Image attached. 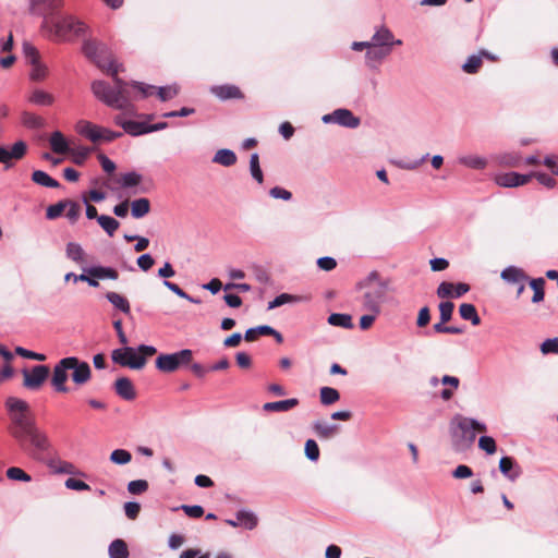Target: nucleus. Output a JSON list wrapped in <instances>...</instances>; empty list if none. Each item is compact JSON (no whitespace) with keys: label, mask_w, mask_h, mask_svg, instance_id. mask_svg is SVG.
<instances>
[{"label":"nucleus","mask_w":558,"mask_h":558,"mask_svg":"<svg viewBox=\"0 0 558 558\" xmlns=\"http://www.w3.org/2000/svg\"><path fill=\"white\" fill-rule=\"evenodd\" d=\"M83 52L98 68L110 74L114 82V86H110L105 81H94L92 83L94 96L110 108L118 110L128 109L131 106L129 84L118 77L120 64L111 59L107 47L97 40L86 39L83 43Z\"/></svg>","instance_id":"f257e3e1"},{"label":"nucleus","mask_w":558,"mask_h":558,"mask_svg":"<svg viewBox=\"0 0 558 558\" xmlns=\"http://www.w3.org/2000/svg\"><path fill=\"white\" fill-rule=\"evenodd\" d=\"M5 408L10 417L9 433L20 448L34 459H39L49 451L51 444L47 433L37 426L29 405L26 401L9 397Z\"/></svg>","instance_id":"f03ea898"},{"label":"nucleus","mask_w":558,"mask_h":558,"mask_svg":"<svg viewBox=\"0 0 558 558\" xmlns=\"http://www.w3.org/2000/svg\"><path fill=\"white\" fill-rule=\"evenodd\" d=\"M487 426L472 417L457 415L450 422L452 447L456 451H464L474 444L476 432L485 433Z\"/></svg>","instance_id":"7ed1b4c3"},{"label":"nucleus","mask_w":558,"mask_h":558,"mask_svg":"<svg viewBox=\"0 0 558 558\" xmlns=\"http://www.w3.org/2000/svg\"><path fill=\"white\" fill-rule=\"evenodd\" d=\"M88 29L89 27L84 21L68 14L57 15L43 32L51 40L70 41L86 36Z\"/></svg>","instance_id":"20e7f679"},{"label":"nucleus","mask_w":558,"mask_h":558,"mask_svg":"<svg viewBox=\"0 0 558 558\" xmlns=\"http://www.w3.org/2000/svg\"><path fill=\"white\" fill-rule=\"evenodd\" d=\"M364 290L361 296V307L364 312L380 314L381 305L386 301L388 282L380 279L376 271H372L359 283Z\"/></svg>","instance_id":"39448f33"},{"label":"nucleus","mask_w":558,"mask_h":558,"mask_svg":"<svg viewBox=\"0 0 558 558\" xmlns=\"http://www.w3.org/2000/svg\"><path fill=\"white\" fill-rule=\"evenodd\" d=\"M157 349L154 345L140 344L136 349L124 345L111 352L113 363L131 369H142L146 365L147 357L154 355Z\"/></svg>","instance_id":"423d86ee"},{"label":"nucleus","mask_w":558,"mask_h":558,"mask_svg":"<svg viewBox=\"0 0 558 558\" xmlns=\"http://www.w3.org/2000/svg\"><path fill=\"white\" fill-rule=\"evenodd\" d=\"M29 13L43 19L40 28L46 29L58 11L63 7V0H29Z\"/></svg>","instance_id":"0eeeda50"},{"label":"nucleus","mask_w":558,"mask_h":558,"mask_svg":"<svg viewBox=\"0 0 558 558\" xmlns=\"http://www.w3.org/2000/svg\"><path fill=\"white\" fill-rule=\"evenodd\" d=\"M193 359V352L190 349H183L171 354H160L156 360V367L160 372L172 373L181 365L189 364Z\"/></svg>","instance_id":"6e6552de"},{"label":"nucleus","mask_w":558,"mask_h":558,"mask_svg":"<svg viewBox=\"0 0 558 558\" xmlns=\"http://www.w3.org/2000/svg\"><path fill=\"white\" fill-rule=\"evenodd\" d=\"M72 360L70 356L61 359L52 369L51 386L57 392L65 393L69 391L66 381L69 378L68 372Z\"/></svg>","instance_id":"1a4fd4ad"},{"label":"nucleus","mask_w":558,"mask_h":558,"mask_svg":"<svg viewBox=\"0 0 558 558\" xmlns=\"http://www.w3.org/2000/svg\"><path fill=\"white\" fill-rule=\"evenodd\" d=\"M89 276L85 274L78 275L81 281L87 282L90 287L97 288L99 282L96 279H111L117 280L119 272L111 267L93 266L84 269Z\"/></svg>","instance_id":"9d476101"},{"label":"nucleus","mask_w":558,"mask_h":558,"mask_svg":"<svg viewBox=\"0 0 558 558\" xmlns=\"http://www.w3.org/2000/svg\"><path fill=\"white\" fill-rule=\"evenodd\" d=\"M322 121L326 124L336 123L349 129H355L361 124L360 118L345 108H339L331 113L323 116Z\"/></svg>","instance_id":"9b49d317"},{"label":"nucleus","mask_w":558,"mask_h":558,"mask_svg":"<svg viewBox=\"0 0 558 558\" xmlns=\"http://www.w3.org/2000/svg\"><path fill=\"white\" fill-rule=\"evenodd\" d=\"M23 386L31 390L39 389L49 376L47 365H35L31 371L23 369Z\"/></svg>","instance_id":"f8f14e48"},{"label":"nucleus","mask_w":558,"mask_h":558,"mask_svg":"<svg viewBox=\"0 0 558 558\" xmlns=\"http://www.w3.org/2000/svg\"><path fill=\"white\" fill-rule=\"evenodd\" d=\"M531 179H532V175L530 173L521 174L518 172L498 173L494 177L495 183L501 187L522 186V185H525L526 183H529Z\"/></svg>","instance_id":"ddd939ff"},{"label":"nucleus","mask_w":558,"mask_h":558,"mask_svg":"<svg viewBox=\"0 0 558 558\" xmlns=\"http://www.w3.org/2000/svg\"><path fill=\"white\" fill-rule=\"evenodd\" d=\"M27 151V145L24 141H17L9 149L4 146H0V163H3L5 168L11 167V160L22 159Z\"/></svg>","instance_id":"4468645a"},{"label":"nucleus","mask_w":558,"mask_h":558,"mask_svg":"<svg viewBox=\"0 0 558 558\" xmlns=\"http://www.w3.org/2000/svg\"><path fill=\"white\" fill-rule=\"evenodd\" d=\"M70 371H72V380L76 385L86 384L92 377V368L87 362L81 361L75 356H70Z\"/></svg>","instance_id":"2eb2a0df"},{"label":"nucleus","mask_w":558,"mask_h":558,"mask_svg":"<svg viewBox=\"0 0 558 558\" xmlns=\"http://www.w3.org/2000/svg\"><path fill=\"white\" fill-rule=\"evenodd\" d=\"M372 45L377 47H388L392 50L393 46L402 45L401 39H396L393 33L385 25H381L373 34Z\"/></svg>","instance_id":"dca6fc26"},{"label":"nucleus","mask_w":558,"mask_h":558,"mask_svg":"<svg viewBox=\"0 0 558 558\" xmlns=\"http://www.w3.org/2000/svg\"><path fill=\"white\" fill-rule=\"evenodd\" d=\"M470 286L463 282L453 284L451 282L442 281L437 288V296L440 299L460 298L469 292Z\"/></svg>","instance_id":"f3484780"},{"label":"nucleus","mask_w":558,"mask_h":558,"mask_svg":"<svg viewBox=\"0 0 558 558\" xmlns=\"http://www.w3.org/2000/svg\"><path fill=\"white\" fill-rule=\"evenodd\" d=\"M113 121L131 136H141L147 134V122L126 120L121 114L116 116Z\"/></svg>","instance_id":"a211bd4d"},{"label":"nucleus","mask_w":558,"mask_h":558,"mask_svg":"<svg viewBox=\"0 0 558 558\" xmlns=\"http://www.w3.org/2000/svg\"><path fill=\"white\" fill-rule=\"evenodd\" d=\"M257 517L254 512L241 509L235 514V520L227 519L226 523L230 526L236 527V526H244L247 530H253L257 525Z\"/></svg>","instance_id":"6ab92c4d"},{"label":"nucleus","mask_w":558,"mask_h":558,"mask_svg":"<svg viewBox=\"0 0 558 558\" xmlns=\"http://www.w3.org/2000/svg\"><path fill=\"white\" fill-rule=\"evenodd\" d=\"M388 47L372 46L365 53V63L369 69H377L379 64L391 53Z\"/></svg>","instance_id":"aec40b11"},{"label":"nucleus","mask_w":558,"mask_h":558,"mask_svg":"<svg viewBox=\"0 0 558 558\" xmlns=\"http://www.w3.org/2000/svg\"><path fill=\"white\" fill-rule=\"evenodd\" d=\"M499 471L509 481L514 482L522 473L520 465L511 457H502L499 461Z\"/></svg>","instance_id":"412c9836"},{"label":"nucleus","mask_w":558,"mask_h":558,"mask_svg":"<svg viewBox=\"0 0 558 558\" xmlns=\"http://www.w3.org/2000/svg\"><path fill=\"white\" fill-rule=\"evenodd\" d=\"M101 131L102 126L88 121H81L77 124V132L93 143L101 142Z\"/></svg>","instance_id":"4be33fe9"},{"label":"nucleus","mask_w":558,"mask_h":558,"mask_svg":"<svg viewBox=\"0 0 558 558\" xmlns=\"http://www.w3.org/2000/svg\"><path fill=\"white\" fill-rule=\"evenodd\" d=\"M116 393L124 400L131 401L136 397L132 381L128 377H120L114 383Z\"/></svg>","instance_id":"5701e85b"},{"label":"nucleus","mask_w":558,"mask_h":558,"mask_svg":"<svg viewBox=\"0 0 558 558\" xmlns=\"http://www.w3.org/2000/svg\"><path fill=\"white\" fill-rule=\"evenodd\" d=\"M501 279L509 284H518L521 281H527L529 277L522 268L517 266L506 267L501 274Z\"/></svg>","instance_id":"b1692460"},{"label":"nucleus","mask_w":558,"mask_h":558,"mask_svg":"<svg viewBox=\"0 0 558 558\" xmlns=\"http://www.w3.org/2000/svg\"><path fill=\"white\" fill-rule=\"evenodd\" d=\"M210 92L221 100L236 99L242 97L240 88L234 85H216L210 88Z\"/></svg>","instance_id":"393cba45"},{"label":"nucleus","mask_w":558,"mask_h":558,"mask_svg":"<svg viewBox=\"0 0 558 558\" xmlns=\"http://www.w3.org/2000/svg\"><path fill=\"white\" fill-rule=\"evenodd\" d=\"M299 404V400L296 398L267 402L263 405V410L266 412H287Z\"/></svg>","instance_id":"a878e982"},{"label":"nucleus","mask_w":558,"mask_h":558,"mask_svg":"<svg viewBox=\"0 0 558 558\" xmlns=\"http://www.w3.org/2000/svg\"><path fill=\"white\" fill-rule=\"evenodd\" d=\"M313 429L319 438L329 439L338 433L339 426L325 421H316L313 424Z\"/></svg>","instance_id":"bb28decb"},{"label":"nucleus","mask_w":558,"mask_h":558,"mask_svg":"<svg viewBox=\"0 0 558 558\" xmlns=\"http://www.w3.org/2000/svg\"><path fill=\"white\" fill-rule=\"evenodd\" d=\"M440 383L445 386H449V388H445L440 392L441 399L448 401L453 397L454 390L459 388L460 380L458 377L445 375L440 379Z\"/></svg>","instance_id":"cd10ccee"},{"label":"nucleus","mask_w":558,"mask_h":558,"mask_svg":"<svg viewBox=\"0 0 558 558\" xmlns=\"http://www.w3.org/2000/svg\"><path fill=\"white\" fill-rule=\"evenodd\" d=\"M109 558H129L130 553L126 543L117 538L112 541L108 547Z\"/></svg>","instance_id":"c85d7f7f"},{"label":"nucleus","mask_w":558,"mask_h":558,"mask_svg":"<svg viewBox=\"0 0 558 558\" xmlns=\"http://www.w3.org/2000/svg\"><path fill=\"white\" fill-rule=\"evenodd\" d=\"M106 299L112 304V306L124 314L131 313V306L126 298L117 292H107Z\"/></svg>","instance_id":"c756f323"},{"label":"nucleus","mask_w":558,"mask_h":558,"mask_svg":"<svg viewBox=\"0 0 558 558\" xmlns=\"http://www.w3.org/2000/svg\"><path fill=\"white\" fill-rule=\"evenodd\" d=\"M65 256L76 264H82L85 262V252L82 245L76 242H69L66 244Z\"/></svg>","instance_id":"7c9ffc66"},{"label":"nucleus","mask_w":558,"mask_h":558,"mask_svg":"<svg viewBox=\"0 0 558 558\" xmlns=\"http://www.w3.org/2000/svg\"><path fill=\"white\" fill-rule=\"evenodd\" d=\"M150 210V202L148 198L142 197L134 199L131 203V215L136 218H143L146 216Z\"/></svg>","instance_id":"2f4dec72"},{"label":"nucleus","mask_w":558,"mask_h":558,"mask_svg":"<svg viewBox=\"0 0 558 558\" xmlns=\"http://www.w3.org/2000/svg\"><path fill=\"white\" fill-rule=\"evenodd\" d=\"M32 181L40 186L57 189L60 183L43 170H35L32 173Z\"/></svg>","instance_id":"473e14b6"},{"label":"nucleus","mask_w":558,"mask_h":558,"mask_svg":"<svg viewBox=\"0 0 558 558\" xmlns=\"http://www.w3.org/2000/svg\"><path fill=\"white\" fill-rule=\"evenodd\" d=\"M458 161L460 165L475 170H482L487 166L486 158L477 155L461 156L458 158Z\"/></svg>","instance_id":"72a5a7b5"},{"label":"nucleus","mask_w":558,"mask_h":558,"mask_svg":"<svg viewBox=\"0 0 558 558\" xmlns=\"http://www.w3.org/2000/svg\"><path fill=\"white\" fill-rule=\"evenodd\" d=\"M50 146L56 154H65L69 151V145L60 131H56L50 135Z\"/></svg>","instance_id":"f704fd0d"},{"label":"nucleus","mask_w":558,"mask_h":558,"mask_svg":"<svg viewBox=\"0 0 558 558\" xmlns=\"http://www.w3.org/2000/svg\"><path fill=\"white\" fill-rule=\"evenodd\" d=\"M459 313L464 320H470L473 326H477L481 324V318L473 304L462 303L459 307Z\"/></svg>","instance_id":"c9c22d12"},{"label":"nucleus","mask_w":558,"mask_h":558,"mask_svg":"<svg viewBox=\"0 0 558 558\" xmlns=\"http://www.w3.org/2000/svg\"><path fill=\"white\" fill-rule=\"evenodd\" d=\"M213 161L225 167H230L236 162V155L231 149L222 148L215 154Z\"/></svg>","instance_id":"e433bc0d"},{"label":"nucleus","mask_w":558,"mask_h":558,"mask_svg":"<svg viewBox=\"0 0 558 558\" xmlns=\"http://www.w3.org/2000/svg\"><path fill=\"white\" fill-rule=\"evenodd\" d=\"M28 100L37 106H51L54 102V97L43 89H35Z\"/></svg>","instance_id":"4c0bfd02"},{"label":"nucleus","mask_w":558,"mask_h":558,"mask_svg":"<svg viewBox=\"0 0 558 558\" xmlns=\"http://www.w3.org/2000/svg\"><path fill=\"white\" fill-rule=\"evenodd\" d=\"M328 324L331 326L350 329L353 327L352 317L349 314L333 313L328 317Z\"/></svg>","instance_id":"58836bf2"},{"label":"nucleus","mask_w":558,"mask_h":558,"mask_svg":"<svg viewBox=\"0 0 558 558\" xmlns=\"http://www.w3.org/2000/svg\"><path fill=\"white\" fill-rule=\"evenodd\" d=\"M22 122L26 128L34 130L43 129L46 124L41 117L28 111L22 113Z\"/></svg>","instance_id":"ea45409f"},{"label":"nucleus","mask_w":558,"mask_h":558,"mask_svg":"<svg viewBox=\"0 0 558 558\" xmlns=\"http://www.w3.org/2000/svg\"><path fill=\"white\" fill-rule=\"evenodd\" d=\"M97 222L109 236H112L120 226L117 219L107 215H100L97 217Z\"/></svg>","instance_id":"a19ab883"},{"label":"nucleus","mask_w":558,"mask_h":558,"mask_svg":"<svg viewBox=\"0 0 558 558\" xmlns=\"http://www.w3.org/2000/svg\"><path fill=\"white\" fill-rule=\"evenodd\" d=\"M529 283H530V287L532 288V290L534 291V294L532 296V302L533 303L542 302L545 296L544 287H545L546 282H545L544 278L539 277V278L531 279V280H529Z\"/></svg>","instance_id":"79ce46f5"},{"label":"nucleus","mask_w":558,"mask_h":558,"mask_svg":"<svg viewBox=\"0 0 558 558\" xmlns=\"http://www.w3.org/2000/svg\"><path fill=\"white\" fill-rule=\"evenodd\" d=\"M482 64H483V60H482V56H480V53L471 54L466 59V61L462 64L461 69L464 73L475 74L480 71Z\"/></svg>","instance_id":"37998d69"},{"label":"nucleus","mask_w":558,"mask_h":558,"mask_svg":"<svg viewBox=\"0 0 558 558\" xmlns=\"http://www.w3.org/2000/svg\"><path fill=\"white\" fill-rule=\"evenodd\" d=\"M320 402L324 405H330L340 399V393L331 387H323L319 391Z\"/></svg>","instance_id":"c03bdc74"},{"label":"nucleus","mask_w":558,"mask_h":558,"mask_svg":"<svg viewBox=\"0 0 558 558\" xmlns=\"http://www.w3.org/2000/svg\"><path fill=\"white\" fill-rule=\"evenodd\" d=\"M29 78L35 82L44 81L49 73L48 66L41 61L31 64Z\"/></svg>","instance_id":"a18cd8bd"},{"label":"nucleus","mask_w":558,"mask_h":558,"mask_svg":"<svg viewBox=\"0 0 558 558\" xmlns=\"http://www.w3.org/2000/svg\"><path fill=\"white\" fill-rule=\"evenodd\" d=\"M530 174L532 175V178H535L537 180V182L539 184H542L543 186H545L546 189L553 190L558 186L557 180L548 173L531 172Z\"/></svg>","instance_id":"49530a36"},{"label":"nucleus","mask_w":558,"mask_h":558,"mask_svg":"<svg viewBox=\"0 0 558 558\" xmlns=\"http://www.w3.org/2000/svg\"><path fill=\"white\" fill-rule=\"evenodd\" d=\"M250 171H251L252 177L258 183H263L264 175H263V171H262L260 166H259V157H258V154H256V153L251 155V158H250Z\"/></svg>","instance_id":"de8ad7c7"},{"label":"nucleus","mask_w":558,"mask_h":558,"mask_svg":"<svg viewBox=\"0 0 558 558\" xmlns=\"http://www.w3.org/2000/svg\"><path fill=\"white\" fill-rule=\"evenodd\" d=\"M142 182V175L135 171H130L121 175V186L124 189L133 187Z\"/></svg>","instance_id":"09e8293b"},{"label":"nucleus","mask_w":558,"mask_h":558,"mask_svg":"<svg viewBox=\"0 0 558 558\" xmlns=\"http://www.w3.org/2000/svg\"><path fill=\"white\" fill-rule=\"evenodd\" d=\"M23 53H24V57H25V60L26 62L31 65V64H34L36 62H39L41 61L40 60V54H39V51L37 50L36 47H34L32 44L29 43H24L23 45Z\"/></svg>","instance_id":"8fccbe9b"},{"label":"nucleus","mask_w":558,"mask_h":558,"mask_svg":"<svg viewBox=\"0 0 558 558\" xmlns=\"http://www.w3.org/2000/svg\"><path fill=\"white\" fill-rule=\"evenodd\" d=\"M132 460V454L125 449H116L110 454V461L112 463L123 465Z\"/></svg>","instance_id":"3c124183"},{"label":"nucleus","mask_w":558,"mask_h":558,"mask_svg":"<svg viewBox=\"0 0 558 558\" xmlns=\"http://www.w3.org/2000/svg\"><path fill=\"white\" fill-rule=\"evenodd\" d=\"M66 207L68 203H65V201H60L53 205L48 206L46 210L47 219L53 220L60 217Z\"/></svg>","instance_id":"603ef678"},{"label":"nucleus","mask_w":558,"mask_h":558,"mask_svg":"<svg viewBox=\"0 0 558 558\" xmlns=\"http://www.w3.org/2000/svg\"><path fill=\"white\" fill-rule=\"evenodd\" d=\"M8 478L20 482H31L32 477L24 470L17 466H12L7 470Z\"/></svg>","instance_id":"864d4df0"},{"label":"nucleus","mask_w":558,"mask_h":558,"mask_svg":"<svg viewBox=\"0 0 558 558\" xmlns=\"http://www.w3.org/2000/svg\"><path fill=\"white\" fill-rule=\"evenodd\" d=\"M478 447L487 454H494L497 450L496 441L490 436H481L478 439Z\"/></svg>","instance_id":"5fc2aeb1"},{"label":"nucleus","mask_w":558,"mask_h":558,"mask_svg":"<svg viewBox=\"0 0 558 558\" xmlns=\"http://www.w3.org/2000/svg\"><path fill=\"white\" fill-rule=\"evenodd\" d=\"M148 489V483L145 480L131 481L128 484V490L132 495H141Z\"/></svg>","instance_id":"6e6d98bb"},{"label":"nucleus","mask_w":558,"mask_h":558,"mask_svg":"<svg viewBox=\"0 0 558 558\" xmlns=\"http://www.w3.org/2000/svg\"><path fill=\"white\" fill-rule=\"evenodd\" d=\"M539 349L543 354H558V337L546 339Z\"/></svg>","instance_id":"4d7b16f0"},{"label":"nucleus","mask_w":558,"mask_h":558,"mask_svg":"<svg viewBox=\"0 0 558 558\" xmlns=\"http://www.w3.org/2000/svg\"><path fill=\"white\" fill-rule=\"evenodd\" d=\"M124 239L128 242L136 241V243L134 245V251L135 252H143L149 245V240L147 238H144V236L132 235V234H124Z\"/></svg>","instance_id":"13d9d810"},{"label":"nucleus","mask_w":558,"mask_h":558,"mask_svg":"<svg viewBox=\"0 0 558 558\" xmlns=\"http://www.w3.org/2000/svg\"><path fill=\"white\" fill-rule=\"evenodd\" d=\"M158 97L161 101H167L174 98L179 94V88L173 86H162L158 88Z\"/></svg>","instance_id":"bf43d9fd"},{"label":"nucleus","mask_w":558,"mask_h":558,"mask_svg":"<svg viewBox=\"0 0 558 558\" xmlns=\"http://www.w3.org/2000/svg\"><path fill=\"white\" fill-rule=\"evenodd\" d=\"M305 456L311 461H317L319 458V448L314 439H308L305 442Z\"/></svg>","instance_id":"052dcab7"},{"label":"nucleus","mask_w":558,"mask_h":558,"mask_svg":"<svg viewBox=\"0 0 558 558\" xmlns=\"http://www.w3.org/2000/svg\"><path fill=\"white\" fill-rule=\"evenodd\" d=\"M453 310L454 304L452 302H441L439 304L440 320H442V323H448L452 317Z\"/></svg>","instance_id":"680f3d73"},{"label":"nucleus","mask_w":558,"mask_h":558,"mask_svg":"<svg viewBox=\"0 0 558 558\" xmlns=\"http://www.w3.org/2000/svg\"><path fill=\"white\" fill-rule=\"evenodd\" d=\"M15 353L22 357L29 359V360H35V361H40V362L46 360L45 354L27 350L23 347H16Z\"/></svg>","instance_id":"e2e57ef3"},{"label":"nucleus","mask_w":558,"mask_h":558,"mask_svg":"<svg viewBox=\"0 0 558 558\" xmlns=\"http://www.w3.org/2000/svg\"><path fill=\"white\" fill-rule=\"evenodd\" d=\"M65 203H68V211L65 216L71 222H75L81 215V206L78 203L73 201H65Z\"/></svg>","instance_id":"0e129e2a"},{"label":"nucleus","mask_w":558,"mask_h":558,"mask_svg":"<svg viewBox=\"0 0 558 558\" xmlns=\"http://www.w3.org/2000/svg\"><path fill=\"white\" fill-rule=\"evenodd\" d=\"M140 511H141V506L138 502L128 501L124 504V512L129 519H131V520L136 519Z\"/></svg>","instance_id":"69168bd1"},{"label":"nucleus","mask_w":558,"mask_h":558,"mask_svg":"<svg viewBox=\"0 0 558 558\" xmlns=\"http://www.w3.org/2000/svg\"><path fill=\"white\" fill-rule=\"evenodd\" d=\"M136 263L143 271H148L154 266L155 260L150 254L146 253L141 255Z\"/></svg>","instance_id":"338daca9"},{"label":"nucleus","mask_w":558,"mask_h":558,"mask_svg":"<svg viewBox=\"0 0 558 558\" xmlns=\"http://www.w3.org/2000/svg\"><path fill=\"white\" fill-rule=\"evenodd\" d=\"M543 165L546 166L553 175H558V156L557 155H547L544 160Z\"/></svg>","instance_id":"774afa93"}]
</instances>
